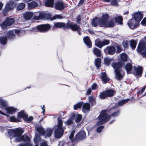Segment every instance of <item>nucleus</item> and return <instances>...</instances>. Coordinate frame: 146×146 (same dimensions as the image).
Returning <instances> with one entry per match:
<instances>
[{"mask_svg": "<svg viewBox=\"0 0 146 146\" xmlns=\"http://www.w3.org/2000/svg\"><path fill=\"white\" fill-rule=\"evenodd\" d=\"M86 137V133L84 131H82L78 133L75 136L74 139L72 140V142H74L79 140L84 139Z\"/></svg>", "mask_w": 146, "mask_h": 146, "instance_id": "0eeeda50", "label": "nucleus"}, {"mask_svg": "<svg viewBox=\"0 0 146 146\" xmlns=\"http://www.w3.org/2000/svg\"><path fill=\"white\" fill-rule=\"evenodd\" d=\"M97 85L96 84H94L92 85V88L93 90H95L97 88Z\"/></svg>", "mask_w": 146, "mask_h": 146, "instance_id": "338daca9", "label": "nucleus"}, {"mask_svg": "<svg viewBox=\"0 0 146 146\" xmlns=\"http://www.w3.org/2000/svg\"><path fill=\"white\" fill-rule=\"evenodd\" d=\"M14 2L12 1H10L8 2L5 8L3 10L4 13L5 14L14 8Z\"/></svg>", "mask_w": 146, "mask_h": 146, "instance_id": "4468645a", "label": "nucleus"}, {"mask_svg": "<svg viewBox=\"0 0 146 146\" xmlns=\"http://www.w3.org/2000/svg\"><path fill=\"white\" fill-rule=\"evenodd\" d=\"M104 63L106 65H109L112 61V59L109 58L107 57L104 58Z\"/></svg>", "mask_w": 146, "mask_h": 146, "instance_id": "a19ab883", "label": "nucleus"}, {"mask_svg": "<svg viewBox=\"0 0 146 146\" xmlns=\"http://www.w3.org/2000/svg\"><path fill=\"white\" fill-rule=\"evenodd\" d=\"M18 146H33V145L29 143H27L24 144H21L19 145Z\"/></svg>", "mask_w": 146, "mask_h": 146, "instance_id": "4d7b16f0", "label": "nucleus"}, {"mask_svg": "<svg viewBox=\"0 0 146 146\" xmlns=\"http://www.w3.org/2000/svg\"><path fill=\"white\" fill-rule=\"evenodd\" d=\"M53 129L51 128H48L45 131L44 130V136L45 137H50L52 132Z\"/></svg>", "mask_w": 146, "mask_h": 146, "instance_id": "7c9ffc66", "label": "nucleus"}, {"mask_svg": "<svg viewBox=\"0 0 146 146\" xmlns=\"http://www.w3.org/2000/svg\"><path fill=\"white\" fill-rule=\"evenodd\" d=\"M101 61L100 58H97L95 60V66L97 68H99L101 66Z\"/></svg>", "mask_w": 146, "mask_h": 146, "instance_id": "79ce46f5", "label": "nucleus"}, {"mask_svg": "<svg viewBox=\"0 0 146 146\" xmlns=\"http://www.w3.org/2000/svg\"><path fill=\"white\" fill-rule=\"evenodd\" d=\"M130 100V99H127L125 100H120L118 102L117 105L119 106H121L126 103Z\"/></svg>", "mask_w": 146, "mask_h": 146, "instance_id": "4c0bfd02", "label": "nucleus"}, {"mask_svg": "<svg viewBox=\"0 0 146 146\" xmlns=\"http://www.w3.org/2000/svg\"><path fill=\"white\" fill-rule=\"evenodd\" d=\"M117 53H120L122 51V49L119 46H116Z\"/></svg>", "mask_w": 146, "mask_h": 146, "instance_id": "052dcab7", "label": "nucleus"}, {"mask_svg": "<svg viewBox=\"0 0 146 146\" xmlns=\"http://www.w3.org/2000/svg\"><path fill=\"white\" fill-rule=\"evenodd\" d=\"M117 107V105L116 104L114 107L108 110L109 112H113L111 115H107L106 110H104L102 111L98 117L99 121L97 122L96 125H99L104 124L110 119L111 116L114 117L118 116L120 113V110L119 109H116V108Z\"/></svg>", "mask_w": 146, "mask_h": 146, "instance_id": "f257e3e1", "label": "nucleus"}, {"mask_svg": "<svg viewBox=\"0 0 146 146\" xmlns=\"http://www.w3.org/2000/svg\"><path fill=\"white\" fill-rule=\"evenodd\" d=\"M104 126L101 125L98 127L96 129V131L98 133H100L102 131V129L104 128Z\"/></svg>", "mask_w": 146, "mask_h": 146, "instance_id": "3c124183", "label": "nucleus"}, {"mask_svg": "<svg viewBox=\"0 0 146 146\" xmlns=\"http://www.w3.org/2000/svg\"><path fill=\"white\" fill-rule=\"evenodd\" d=\"M82 119V116L80 114H78L75 118V122L77 123L79 122Z\"/></svg>", "mask_w": 146, "mask_h": 146, "instance_id": "09e8293b", "label": "nucleus"}, {"mask_svg": "<svg viewBox=\"0 0 146 146\" xmlns=\"http://www.w3.org/2000/svg\"><path fill=\"white\" fill-rule=\"evenodd\" d=\"M114 94V91L112 90H108L101 93L99 95L100 97L102 99H104L107 97L113 96Z\"/></svg>", "mask_w": 146, "mask_h": 146, "instance_id": "9d476101", "label": "nucleus"}, {"mask_svg": "<svg viewBox=\"0 0 146 146\" xmlns=\"http://www.w3.org/2000/svg\"><path fill=\"white\" fill-rule=\"evenodd\" d=\"M118 0H111V4L112 5L117 6L118 5Z\"/></svg>", "mask_w": 146, "mask_h": 146, "instance_id": "864d4df0", "label": "nucleus"}, {"mask_svg": "<svg viewBox=\"0 0 146 146\" xmlns=\"http://www.w3.org/2000/svg\"><path fill=\"white\" fill-rule=\"evenodd\" d=\"M73 121L71 119H69L67 121L64 122V123L66 125H70L73 123Z\"/></svg>", "mask_w": 146, "mask_h": 146, "instance_id": "603ef678", "label": "nucleus"}, {"mask_svg": "<svg viewBox=\"0 0 146 146\" xmlns=\"http://www.w3.org/2000/svg\"><path fill=\"white\" fill-rule=\"evenodd\" d=\"M88 101L92 106L94 105L96 102L95 98L93 96H91L89 97Z\"/></svg>", "mask_w": 146, "mask_h": 146, "instance_id": "37998d69", "label": "nucleus"}, {"mask_svg": "<svg viewBox=\"0 0 146 146\" xmlns=\"http://www.w3.org/2000/svg\"><path fill=\"white\" fill-rule=\"evenodd\" d=\"M83 104V102H78L73 107L74 110H76L80 108Z\"/></svg>", "mask_w": 146, "mask_h": 146, "instance_id": "ea45409f", "label": "nucleus"}, {"mask_svg": "<svg viewBox=\"0 0 146 146\" xmlns=\"http://www.w3.org/2000/svg\"><path fill=\"white\" fill-rule=\"evenodd\" d=\"M115 72V78L119 80H121L124 75L122 70L117 71Z\"/></svg>", "mask_w": 146, "mask_h": 146, "instance_id": "4be33fe9", "label": "nucleus"}, {"mask_svg": "<svg viewBox=\"0 0 146 146\" xmlns=\"http://www.w3.org/2000/svg\"><path fill=\"white\" fill-rule=\"evenodd\" d=\"M142 25L144 26H146V17L141 22Z\"/></svg>", "mask_w": 146, "mask_h": 146, "instance_id": "13d9d810", "label": "nucleus"}, {"mask_svg": "<svg viewBox=\"0 0 146 146\" xmlns=\"http://www.w3.org/2000/svg\"><path fill=\"white\" fill-rule=\"evenodd\" d=\"M24 132L23 129L19 128L9 129L8 133L10 137L15 138L14 140L15 142L30 141V138L27 135H22Z\"/></svg>", "mask_w": 146, "mask_h": 146, "instance_id": "f03ea898", "label": "nucleus"}, {"mask_svg": "<svg viewBox=\"0 0 146 146\" xmlns=\"http://www.w3.org/2000/svg\"><path fill=\"white\" fill-rule=\"evenodd\" d=\"M82 111L84 113H86L89 111L90 110V104L88 103H86L82 105Z\"/></svg>", "mask_w": 146, "mask_h": 146, "instance_id": "5701e85b", "label": "nucleus"}, {"mask_svg": "<svg viewBox=\"0 0 146 146\" xmlns=\"http://www.w3.org/2000/svg\"><path fill=\"white\" fill-rule=\"evenodd\" d=\"M34 143L36 144L35 146H39L37 144L39 143V140L38 138L37 137H35L34 139Z\"/></svg>", "mask_w": 146, "mask_h": 146, "instance_id": "5fc2aeb1", "label": "nucleus"}, {"mask_svg": "<svg viewBox=\"0 0 146 146\" xmlns=\"http://www.w3.org/2000/svg\"><path fill=\"white\" fill-rule=\"evenodd\" d=\"M92 92V90L90 88L89 89H88L87 92L86 93V95H90Z\"/></svg>", "mask_w": 146, "mask_h": 146, "instance_id": "69168bd1", "label": "nucleus"}, {"mask_svg": "<svg viewBox=\"0 0 146 146\" xmlns=\"http://www.w3.org/2000/svg\"><path fill=\"white\" fill-rule=\"evenodd\" d=\"M93 52L94 54L97 57L100 56L101 55L100 50L96 48H93Z\"/></svg>", "mask_w": 146, "mask_h": 146, "instance_id": "e433bc0d", "label": "nucleus"}, {"mask_svg": "<svg viewBox=\"0 0 146 146\" xmlns=\"http://www.w3.org/2000/svg\"><path fill=\"white\" fill-rule=\"evenodd\" d=\"M10 121H12L17 122V120L14 116H13L10 117Z\"/></svg>", "mask_w": 146, "mask_h": 146, "instance_id": "680f3d73", "label": "nucleus"}, {"mask_svg": "<svg viewBox=\"0 0 146 146\" xmlns=\"http://www.w3.org/2000/svg\"><path fill=\"white\" fill-rule=\"evenodd\" d=\"M146 88V85L144 86L143 88L139 92V94H142Z\"/></svg>", "mask_w": 146, "mask_h": 146, "instance_id": "0e129e2a", "label": "nucleus"}, {"mask_svg": "<svg viewBox=\"0 0 146 146\" xmlns=\"http://www.w3.org/2000/svg\"><path fill=\"white\" fill-rule=\"evenodd\" d=\"M133 17L134 20L139 23L143 18V15L140 12H136L134 14Z\"/></svg>", "mask_w": 146, "mask_h": 146, "instance_id": "a211bd4d", "label": "nucleus"}, {"mask_svg": "<svg viewBox=\"0 0 146 146\" xmlns=\"http://www.w3.org/2000/svg\"><path fill=\"white\" fill-rule=\"evenodd\" d=\"M64 129L63 127H58L54 132V136L56 138L59 139L63 135Z\"/></svg>", "mask_w": 146, "mask_h": 146, "instance_id": "9b49d317", "label": "nucleus"}, {"mask_svg": "<svg viewBox=\"0 0 146 146\" xmlns=\"http://www.w3.org/2000/svg\"><path fill=\"white\" fill-rule=\"evenodd\" d=\"M91 23L94 27L99 26V19L97 17L93 18L91 21Z\"/></svg>", "mask_w": 146, "mask_h": 146, "instance_id": "473e14b6", "label": "nucleus"}, {"mask_svg": "<svg viewBox=\"0 0 146 146\" xmlns=\"http://www.w3.org/2000/svg\"><path fill=\"white\" fill-rule=\"evenodd\" d=\"M33 13L30 12H26L23 14V18L26 20H30L33 17Z\"/></svg>", "mask_w": 146, "mask_h": 146, "instance_id": "412c9836", "label": "nucleus"}, {"mask_svg": "<svg viewBox=\"0 0 146 146\" xmlns=\"http://www.w3.org/2000/svg\"><path fill=\"white\" fill-rule=\"evenodd\" d=\"M54 27H53V28L54 27L56 28H62L65 27L66 25L64 23L61 22H57L56 23H54Z\"/></svg>", "mask_w": 146, "mask_h": 146, "instance_id": "2f4dec72", "label": "nucleus"}, {"mask_svg": "<svg viewBox=\"0 0 146 146\" xmlns=\"http://www.w3.org/2000/svg\"><path fill=\"white\" fill-rule=\"evenodd\" d=\"M38 3L35 1H32L28 4V8L29 9H32L37 6Z\"/></svg>", "mask_w": 146, "mask_h": 146, "instance_id": "c9c22d12", "label": "nucleus"}, {"mask_svg": "<svg viewBox=\"0 0 146 146\" xmlns=\"http://www.w3.org/2000/svg\"><path fill=\"white\" fill-rule=\"evenodd\" d=\"M54 4V0H46L45 3L46 6L48 7H52Z\"/></svg>", "mask_w": 146, "mask_h": 146, "instance_id": "f704fd0d", "label": "nucleus"}, {"mask_svg": "<svg viewBox=\"0 0 146 146\" xmlns=\"http://www.w3.org/2000/svg\"><path fill=\"white\" fill-rule=\"evenodd\" d=\"M58 124L57 125V127H62V125L63 124V121H62V120L61 119V118L58 117Z\"/></svg>", "mask_w": 146, "mask_h": 146, "instance_id": "49530a36", "label": "nucleus"}, {"mask_svg": "<svg viewBox=\"0 0 146 146\" xmlns=\"http://www.w3.org/2000/svg\"><path fill=\"white\" fill-rule=\"evenodd\" d=\"M50 16V15L48 14L44 13H39V15L38 16H34L33 17L35 19L38 20L42 19L45 17H48V18H49Z\"/></svg>", "mask_w": 146, "mask_h": 146, "instance_id": "bb28decb", "label": "nucleus"}, {"mask_svg": "<svg viewBox=\"0 0 146 146\" xmlns=\"http://www.w3.org/2000/svg\"><path fill=\"white\" fill-rule=\"evenodd\" d=\"M7 37L4 36L0 37V43L3 45H5L7 43Z\"/></svg>", "mask_w": 146, "mask_h": 146, "instance_id": "72a5a7b5", "label": "nucleus"}, {"mask_svg": "<svg viewBox=\"0 0 146 146\" xmlns=\"http://www.w3.org/2000/svg\"><path fill=\"white\" fill-rule=\"evenodd\" d=\"M122 44L125 48H127L128 47V43L126 41H123L122 43Z\"/></svg>", "mask_w": 146, "mask_h": 146, "instance_id": "bf43d9fd", "label": "nucleus"}, {"mask_svg": "<svg viewBox=\"0 0 146 146\" xmlns=\"http://www.w3.org/2000/svg\"><path fill=\"white\" fill-rule=\"evenodd\" d=\"M130 46L131 48L134 50L136 47L137 42L134 40H131L130 41Z\"/></svg>", "mask_w": 146, "mask_h": 146, "instance_id": "58836bf2", "label": "nucleus"}, {"mask_svg": "<svg viewBox=\"0 0 146 146\" xmlns=\"http://www.w3.org/2000/svg\"><path fill=\"white\" fill-rule=\"evenodd\" d=\"M121 60L123 61H126L127 60V56L126 54L123 53L121 54Z\"/></svg>", "mask_w": 146, "mask_h": 146, "instance_id": "c03bdc74", "label": "nucleus"}, {"mask_svg": "<svg viewBox=\"0 0 146 146\" xmlns=\"http://www.w3.org/2000/svg\"><path fill=\"white\" fill-rule=\"evenodd\" d=\"M17 117L20 118H23L25 120L28 122H31L33 119V117L32 116H30L28 117V115L23 111H21L19 113Z\"/></svg>", "mask_w": 146, "mask_h": 146, "instance_id": "1a4fd4ad", "label": "nucleus"}, {"mask_svg": "<svg viewBox=\"0 0 146 146\" xmlns=\"http://www.w3.org/2000/svg\"><path fill=\"white\" fill-rule=\"evenodd\" d=\"M63 18L62 16L60 15H56L53 17V18L52 20L56 19H62Z\"/></svg>", "mask_w": 146, "mask_h": 146, "instance_id": "8fccbe9b", "label": "nucleus"}, {"mask_svg": "<svg viewBox=\"0 0 146 146\" xmlns=\"http://www.w3.org/2000/svg\"><path fill=\"white\" fill-rule=\"evenodd\" d=\"M67 28H70L73 31H76L80 30V26L76 24H73L72 22H68L66 24Z\"/></svg>", "mask_w": 146, "mask_h": 146, "instance_id": "ddd939ff", "label": "nucleus"}, {"mask_svg": "<svg viewBox=\"0 0 146 146\" xmlns=\"http://www.w3.org/2000/svg\"><path fill=\"white\" fill-rule=\"evenodd\" d=\"M137 52L146 58V44L144 42H140L137 49Z\"/></svg>", "mask_w": 146, "mask_h": 146, "instance_id": "20e7f679", "label": "nucleus"}, {"mask_svg": "<svg viewBox=\"0 0 146 146\" xmlns=\"http://www.w3.org/2000/svg\"><path fill=\"white\" fill-rule=\"evenodd\" d=\"M115 25V23L113 18L112 17L110 20L108 21H107L106 28L113 27Z\"/></svg>", "mask_w": 146, "mask_h": 146, "instance_id": "c85d7f7f", "label": "nucleus"}, {"mask_svg": "<svg viewBox=\"0 0 146 146\" xmlns=\"http://www.w3.org/2000/svg\"><path fill=\"white\" fill-rule=\"evenodd\" d=\"M100 75V78L103 83L106 84L110 80V79L107 76L106 72H101Z\"/></svg>", "mask_w": 146, "mask_h": 146, "instance_id": "6ab92c4d", "label": "nucleus"}, {"mask_svg": "<svg viewBox=\"0 0 146 146\" xmlns=\"http://www.w3.org/2000/svg\"><path fill=\"white\" fill-rule=\"evenodd\" d=\"M81 19L80 16V15L78 16L76 18V22L78 23H80Z\"/></svg>", "mask_w": 146, "mask_h": 146, "instance_id": "e2e57ef3", "label": "nucleus"}, {"mask_svg": "<svg viewBox=\"0 0 146 146\" xmlns=\"http://www.w3.org/2000/svg\"><path fill=\"white\" fill-rule=\"evenodd\" d=\"M6 35L7 36L9 39L12 40L15 37V35L14 31H8L7 32Z\"/></svg>", "mask_w": 146, "mask_h": 146, "instance_id": "cd10ccee", "label": "nucleus"}, {"mask_svg": "<svg viewBox=\"0 0 146 146\" xmlns=\"http://www.w3.org/2000/svg\"><path fill=\"white\" fill-rule=\"evenodd\" d=\"M51 26L49 24H46L38 25L33 29L34 31L38 30L39 31L44 32L47 31L50 28Z\"/></svg>", "mask_w": 146, "mask_h": 146, "instance_id": "39448f33", "label": "nucleus"}, {"mask_svg": "<svg viewBox=\"0 0 146 146\" xmlns=\"http://www.w3.org/2000/svg\"><path fill=\"white\" fill-rule=\"evenodd\" d=\"M40 146H49L48 145L47 143L46 142H42L40 145Z\"/></svg>", "mask_w": 146, "mask_h": 146, "instance_id": "774afa93", "label": "nucleus"}, {"mask_svg": "<svg viewBox=\"0 0 146 146\" xmlns=\"http://www.w3.org/2000/svg\"><path fill=\"white\" fill-rule=\"evenodd\" d=\"M36 130L39 134L44 135V130L43 129L40 127H38L36 128Z\"/></svg>", "mask_w": 146, "mask_h": 146, "instance_id": "de8ad7c7", "label": "nucleus"}, {"mask_svg": "<svg viewBox=\"0 0 146 146\" xmlns=\"http://www.w3.org/2000/svg\"><path fill=\"white\" fill-rule=\"evenodd\" d=\"M8 104L7 102L5 100H4L1 98H0V107L1 109L5 108L7 107Z\"/></svg>", "mask_w": 146, "mask_h": 146, "instance_id": "a878e982", "label": "nucleus"}, {"mask_svg": "<svg viewBox=\"0 0 146 146\" xmlns=\"http://www.w3.org/2000/svg\"><path fill=\"white\" fill-rule=\"evenodd\" d=\"M127 74L133 73L134 74L140 77L142 75L143 68L142 67L138 66L137 68L135 66H132V64L129 63H127L125 67Z\"/></svg>", "mask_w": 146, "mask_h": 146, "instance_id": "7ed1b4c3", "label": "nucleus"}, {"mask_svg": "<svg viewBox=\"0 0 146 146\" xmlns=\"http://www.w3.org/2000/svg\"><path fill=\"white\" fill-rule=\"evenodd\" d=\"M110 43V41L107 40L101 41L96 40L95 41V45L98 48H101L103 46L107 45Z\"/></svg>", "mask_w": 146, "mask_h": 146, "instance_id": "2eb2a0df", "label": "nucleus"}, {"mask_svg": "<svg viewBox=\"0 0 146 146\" xmlns=\"http://www.w3.org/2000/svg\"><path fill=\"white\" fill-rule=\"evenodd\" d=\"M112 66L114 69L115 71L121 70V68L122 66V64L119 62H115L111 65Z\"/></svg>", "mask_w": 146, "mask_h": 146, "instance_id": "b1692460", "label": "nucleus"}, {"mask_svg": "<svg viewBox=\"0 0 146 146\" xmlns=\"http://www.w3.org/2000/svg\"><path fill=\"white\" fill-rule=\"evenodd\" d=\"M75 133V131L74 130L71 133L69 138L70 140H72L74 139H73V138L74 137V134Z\"/></svg>", "mask_w": 146, "mask_h": 146, "instance_id": "6e6d98bb", "label": "nucleus"}, {"mask_svg": "<svg viewBox=\"0 0 146 146\" xmlns=\"http://www.w3.org/2000/svg\"><path fill=\"white\" fill-rule=\"evenodd\" d=\"M84 41L85 43L89 48L92 47V43L89 39V37L86 36L83 38Z\"/></svg>", "mask_w": 146, "mask_h": 146, "instance_id": "c756f323", "label": "nucleus"}, {"mask_svg": "<svg viewBox=\"0 0 146 146\" xmlns=\"http://www.w3.org/2000/svg\"><path fill=\"white\" fill-rule=\"evenodd\" d=\"M5 110L7 113L11 114L15 113L17 110V109L11 107H7Z\"/></svg>", "mask_w": 146, "mask_h": 146, "instance_id": "393cba45", "label": "nucleus"}, {"mask_svg": "<svg viewBox=\"0 0 146 146\" xmlns=\"http://www.w3.org/2000/svg\"><path fill=\"white\" fill-rule=\"evenodd\" d=\"M127 25L131 29L137 28L139 25V23L134 20L130 19L128 21Z\"/></svg>", "mask_w": 146, "mask_h": 146, "instance_id": "f3484780", "label": "nucleus"}, {"mask_svg": "<svg viewBox=\"0 0 146 146\" xmlns=\"http://www.w3.org/2000/svg\"><path fill=\"white\" fill-rule=\"evenodd\" d=\"M25 4L23 3H20L17 6V9L19 10H22L25 8Z\"/></svg>", "mask_w": 146, "mask_h": 146, "instance_id": "a18cd8bd", "label": "nucleus"}, {"mask_svg": "<svg viewBox=\"0 0 146 146\" xmlns=\"http://www.w3.org/2000/svg\"><path fill=\"white\" fill-rule=\"evenodd\" d=\"M113 19L115 21V23L118 24H122V17L121 16H118L117 14H115L113 17Z\"/></svg>", "mask_w": 146, "mask_h": 146, "instance_id": "aec40b11", "label": "nucleus"}, {"mask_svg": "<svg viewBox=\"0 0 146 146\" xmlns=\"http://www.w3.org/2000/svg\"><path fill=\"white\" fill-rule=\"evenodd\" d=\"M54 8L57 10L62 11L64 9L65 5L62 1H56L54 4Z\"/></svg>", "mask_w": 146, "mask_h": 146, "instance_id": "dca6fc26", "label": "nucleus"}, {"mask_svg": "<svg viewBox=\"0 0 146 146\" xmlns=\"http://www.w3.org/2000/svg\"><path fill=\"white\" fill-rule=\"evenodd\" d=\"M115 51V47L113 46H107L104 50V52L106 54H109L110 55H113L114 54Z\"/></svg>", "mask_w": 146, "mask_h": 146, "instance_id": "f8f14e48", "label": "nucleus"}, {"mask_svg": "<svg viewBox=\"0 0 146 146\" xmlns=\"http://www.w3.org/2000/svg\"><path fill=\"white\" fill-rule=\"evenodd\" d=\"M15 22L14 19L13 18H7L6 20L1 25L3 29L7 28L8 27L11 25Z\"/></svg>", "mask_w": 146, "mask_h": 146, "instance_id": "6e6552de", "label": "nucleus"}, {"mask_svg": "<svg viewBox=\"0 0 146 146\" xmlns=\"http://www.w3.org/2000/svg\"><path fill=\"white\" fill-rule=\"evenodd\" d=\"M109 16L105 14L102 15V17L99 18V26L100 27L106 28L107 21L108 20Z\"/></svg>", "mask_w": 146, "mask_h": 146, "instance_id": "423d86ee", "label": "nucleus"}]
</instances>
